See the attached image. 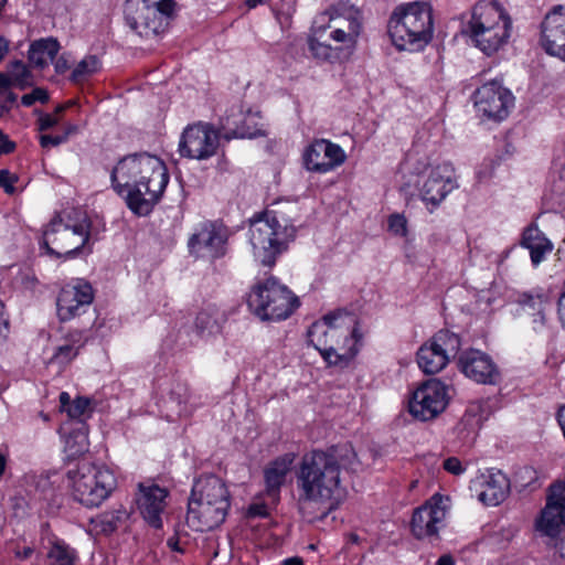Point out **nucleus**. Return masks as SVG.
Returning <instances> with one entry per match:
<instances>
[{
  "instance_id": "obj_19",
  "label": "nucleus",
  "mask_w": 565,
  "mask_h": 565,
  "mask_svg": "<svg viewBox=\"0 0 565 565\" xmlns=\"http://www.w3.org/2000/svg\"><path fill=\"white\" fill-rule=\"evenodd\" d=\"M446 514L443 497L433 495L414 511L411 522L412 533L418 540L437 537L439 530L445 525Z\"/></svg>"
},
{
  "instance_id": "obj_24",
  "label": "nucleus",
  "mask_w": 565,
  "mask_h": 565,
  "mask_svg": "<svg viewBox=\"0 0 565 565\" xmlns=\"http://www.w3.org/2000/svg\"><path fill=\"white\" fill-rule=\"evenodd\" d=\"M168 491L158 484H139V493L136 498L137 508L145 521L154 529L162 526L161 514L166 505Z\"/></svg>"
},
{
  "instance_id": "obj_34",
  "label": "nucleus",
  "mask_w": 565,
  "mask_h": 565,
  "mask_svg": "<svg viewBox=\"0 0 565 565\" xmlns=\"http://www.w3.org/2000/svg\"><path fill=\"white\" fill-rule=\"evenodd\" d=\"M100 67V61L96 55H87L81 62H78L73 70L71 74V81L76 84L83 83L99 72Z\"/></svg>"
},
{
  "instance_id": "obj_60",
  "label": "nucleus",
  "mask_w": 565,
  "mask_h": 565,
  "mask_svg": "<svg viewBox=\"0 0 565 565\" xmlns=\"http://www.w3.org/2000/svg\"><path fill=\"white\" fill-rule=\"evenodd\" d=\"M6 463H7V461H6V457H4L2 454H0V477H1V476L3 475V472H4Z\"/></svg>"
},
{
  "instance_id": "obj_42",
  "label": "nucleus",
  "mask_w": 565,
  "mask_h": 565,
  "mask_svg": "<svg viewBox=\"0 0 565 565\" xmlns=\"http://www.w3.org/2000/svg\"><path fill=\"white\" fill-rule=\"evenodd\" d=\"M388 228L394 235L405 236L407 234V220L404 215L393 214L388 218Z\"/></svg>"
},
{
  "instance_id": "obj_10",
  "label": "nucleus",
  "mask_w": 565,
  "mask_h": 565,
  "mask_svg": "<svg viewBox=\"0 0 565 565\" xmlns=\"http://www.w3.org/2000/svg\"><path fill=\"white\" fill-rule=\"evenodd\" d=\"M89 237L85 225L70 226L62 218L55 217L43 232L41 247L50 256L56 258H73L79 254Z\"/></svg>"
},
{
  "instance_id": "obj_32",
  "label": "nucleus",
  "mask_w": 565,
  "mask_h": 565,
  "mask_svg": "<svg viewBox=\"0 0 565 565\" xmlns=\"http://www.w3.org/2000/svg\"><path fill=\"white\" fill-rule=\"evenodd\" d=\"M88 430L85 423L79 422L65 439V451L68 457H76L88 451Z\"/></svg>"
},
{
  "instance_id": "obj_6",
  "label": "nucleus",
  "mask_w": 565,
  "mask_h": 565,
  "mask_svg": "<svg viewBox=\"0 0 565 565\" xmlns=\"http://www.w3.org/2000/svg\"><path fill=\"white\" fill-rule=\"evenodd\" d=\"M512 21L497 0L475 4L466 33L484 54L491 55L507 44Z\"/></svg>"
},
{
  "instance_id": "obj_26",
  "label": "nucleus",
  "mask_w": 565,
  "mask_h": 565,
  "mask_svg": "<svg viewBox=\"0 0 565 565\" xmlns=\"http://www.w3.org/2000/svg\"><path fill=\"white\" fill-rule=\"evenodd\" d=\"M518 303L523 311L531 315L534 322L545 323L546 311L551 307L550 292L543 288H534L529 291L519 294Z\"/></svg>"
},
{
  "instance_id": "obj_18",
  "label": "nucleus",
  "mask_w": 565,
  "mask_h": 565,
  "mask_svg": "<svg viewBox=\"0 0 565 565\" xmlns=\"http://www.w3.org/2000/svg\"><path fill=\"white\" fill-rule=\"evenodd\" d=\"M458 188L455 168L449 162L433 167L420 188V198L430 204V212L437 207L446 196Z\"/></svg>"
},
{
  "instance_id": "obj_16",
  "label": "nucleus",
  "mask_w": 565,
  "mask_h": 565,
  "mask_svg": "<svg viewBox=\"0 0 565 565\" xmlns=\"http://www.w3.org/2000/svg\"><path fill=\"white\" fill-rule=\"evenodd\" d=\"M473 98L477 110L488 119L497 121L505 119L514 104L512 93L497 79L479 87Z\"/></svg>"
},
{
  "instance_id": "obj_46",
  "label": "nucleus",
  "mask_w": 565,
  "mask_h": 565,
  "mask_svg": "<svg viewBox=\"0 0 565 565\" xmlns=\"http://www.w3.org/2000/svg\"><path fill=\"white\" fill-rule=\"evenodd\" d=\"M38 113H39L38 125H39L40 131L49 130V129L55 127L60 121V119L54 115L43 114L41 111H38Z\"/></svg>"
},
{
  "instance_id": "obj_7",
  "label": "nucleus",
  "mask_w": 565,
  "mask_h": 565,
  "mask_svg": "<svg viewBox=\"0 0 565 565\" xmlns=\"http://www.w3.org/2000/svg\"><path fill=\"white\" fill-rule=\"evenodd\" d=\"M66 482L74 499L87 508L99 507L117 487L110 468L86 460L67 470Z\"/></svg>"
},
{
  "instance_id": "obj_37",
  "label": "nucleus",
  "mask_w": 565,
  "mask_h": 565,
  "mask_svg": "<svg viewBox=\"0 0 565 565\" xmlns=\"http://www.w3.org/2000/svg\"><path fill=\"white\" fill-rule=\"evenodd\" d=\"M125 515L126 512L120 510L106 512L96 519H93L92 522L95 524V527L99 530V532L104 534H110L117 530L118 524L122 521Z\"/></svg>"
},
{
  "instance_id": "obj_27",
  "label": "nucleus",
  "mask_w": 565,
  "mask_h": 565,
  "mask_svg": "<svg viewBox=\"0 0 565 565\" xmlns=\"http://www.w3.org/2000/svg\"><path fill=\"white\" fill-rule=\"evenodd\" d=\"M61 45L55 38H42L33 41L28 51L29 62L36 68L43 70L56 57Z\"/></svg>"
},
{
  "instance_id": "obj_1",
  "label": "nucleus",
  "mask_w": 565,
  "mask_h": 565,
  "mask_svg": "<svg viewBox=\"0 0 565 565\" xmlns=\"http://www.w3.org/2000/svg\"><path fill=\"white\" fill-rule=\"evenodd\" d=\"M110 181L129 210L138 216H146L161 199L169 183V173L160 158L141 152L120 159L111 170Z\"/></svg>"
},
{
  "instance_id": "obj_5",
  "label": "nucleus",
  "mask_w": 565,
  "mask_h": 565,
  "mask_svg": "<svg viewBox=\"0 0 565 565\" xmlns=\"http://www.w3.org/2000/svg\"><path fill=\"white\" fill-rule=\"evenodd\" d=\"M431 9L426 2L415 1L397 6L387 21V34L399 51H420L433 39Z\"/></svg>"
},
{
  "instance_id": "obj_11",
  "label": "nucleus",
  "mask_w": 565,
  "mask_h": 565,
  "mask_svg": "<svg viewBox=\"0 0 565 565\" xmlns=\"http://www.w3.org/2000/svg\"><path fill=\"white\" fill-rule=\"evenodd\" d=\"M351 316L345 310H337L326 315L321 320L315 321L308 329V342L318 350L326 362L339 364L347 354H340L334 347V338L344 326L349 327ZM349 335H353V329L348 328Z\"/></svg>"
},
{
  "instance_id": "obj_22",
  "label": "nucleus",
  "mask_w": 565,
  "mask_h": 565,
  "mask_svg": "<svg viewBox=\"0 0 565 565\" xmlns=\"http://www.w3.org/2000/svg\"><path fill=\"white\" fill-rule=\"evenodd\" d=\"M541 35L545 52L565 62V6H555L545 15Z\"/></svg>"
},
{
  "instance_id": "obj_53",
  "label": "nucleus",
  "mask_w": 565,
  "mask_h": 565,
  "mask_svg": "<svg viewBox=\"0 0 565 565\" xmlns=\"http://www.w3.org/2000/svg\"><path fill=\"white\" fill-rule=\"evenodd\" d=\"M33 553H34V550L31 546H24L22 548L17 547L14 550V555L19 559H28L33 555Z\"/></svg>"
},
{
  "instance_id": "obj_15",
  "label": "nucleus",
  "mask_w": 565,
  "mask_h": 565,
  "mask_svg": "<svg viewBox=\"0 0 565 565\" xmlns=\"http://www.w3.org/2000/svg\"><path fill=\"white\" fill-rule=\"evenodd\" d=\"M218 132L210 124H194L182 132L179 152L182 157L195 160H206L216 153Z\"/></svg>"
},
{
  "instance_id": "obj_57",
  "label": "nucleus",
  "mask_w": 565,
  "mask_h": 565,
  "mask_svg": "<svg viewBox=\"0 0 565 565\" xmlns=\"http://www.w3.org/2000/svg\"><path fill=\"white\" fill-rule=\"evenodd\" d=\"M437 565H455V562L451 555L445 554L438 558Z\"/></svg>"
},
{
  "instance_id": "obj_59",
  "label": "nucleus",
  "mask_w": 565,
  "mask_h": 565,
  "mask_svg": "<svg viewBox=\"0 0 565 565\" xmlns=\"http://www.w3.org/2000/svg\"><path fill=\"white\" fill-rule=\"evenodd\" d=\"M268 0H246V6L249 9L256 8L258 4L267 3Z\"/></svg>"
},
{
  "instance_id": "obj_20",
  "label": "nucleus",
  "mask_w": 565,
  "mask_h": 565,
  "mask_svg": "<svg viewBox=\"0 0 565 565\" xmlns=\"http://www.w3.org/2000/svg\"><path fill=\"white\" fill-rule=\"evenodd\" d=\"M94 299L90 284L77 279L62 288L57 297V315L62 321L71 320L84 313Z\"/></svg>"
},
{
  "instance_id": "obj_25",
  "label": "nucleus",
  "mask_w": 565,
  "mask_h": 565,
  "mask_svg": "<svg viewBox=\"0 0 565 565\" xmlns=\"http://www.w3.org/2000/svg\"><path fill=\"white\" fill-rule=\"evenodd\" d=\"M481 490L478 494L479 500L487 505L495 507L505 500L510 492V481L501 471L489 472L481 476Z\"/></svg>"
},
{
  "instance_id": "obj_47",
  "label": "nucleus",
  "mask_w": 565,
  "mask_h": 565,
  "mask_svg": "<svg viewBox=\"0 0 565 565\" xmlns=\"http://www.w3.org/2000/svg\"><path fill=\"white\" fill-rule=\"evenodd\" d=\"M67 138H68V134L56 135V136L42 135L40 137V145L43 148L56 147V146L65 142L67 140Z\"/></svg>"
},
{
  "instance_id": "obj_63",
  "label": "nucleus",
  "mask_w": 565,
  "mask_h": 565,
  "mask_svg": "<svg viewBox=\"0 0 565 565\" xmlns=\"http://www.w3.org/2000/svg\"><path fill=\"white\" fill-rule=\"evenodd\" d=\"M64 108H65V107H64V106H62V105H61V106H57V107H56V109H55L56 114L62 113V111L64 110Z\"/></svg>"
},
{
  "instance_id": "obj_14",
  "label": "nucleus",
  "mask_w": 565,
  "mask_h": 565,
  "mask_svg": "<svg viewBox=\"0 0 565 565\" xmlns=\"http://www.w3.org/2000/svg\"><path fill=\"white\" fill-rule=\"evenodd\" d=\"M227 239L228 232L225 226L206 221L190 236L188 247L195 257L214 260L226 254Z\"/></svg>"
},
{
  "instance_id": "obj_45",
  "label": "nucleus",
  "mask_w": 565,
  "mask_h": 565,
  "mask_svg": "<svg viewBox=\"0 0 565 565\" xmlns=\"http://www.w3.org/2000/svg\"><path fill=\"white\" fill-rule=\"evenodd\" d=\"M444 469L455 476H459L465 472L466 468L462 462L456 457L447 458L443 463Z\"/></svg>"
},
{
  "instance_id": "obj_52",
  "label": "nucleus",
  "mask_w": 565,
  "mask_h": 565,
  "mask_svg": "<svg viewBox=\"0 0 565 565\" xmlns=\"http://www.w3.org/2000/svg\"><path fill=\"white\" fill-rule=\"evenodd\" d=\"M7 87L1 88V97L3 98V103L8 108V113L11 109L12 104L15 102L17 96L12 92L6 89Z\"/></svg>"
},
{
  "instance_id": "obj_58",
  "label": "nucleus",
  "mask_w": 565,
  "mask_h": 565,
  "mask_svg": "<svg viewBox=\"0 0 565 565\" xmlns=\"http://www.w3.org/2000/svg\"><path fill=\"white\" fill-rule=\"evenodd\" d=\"M282 565H303V562L300 557H289L282 562Z\"/></svg>"
},
{
  "instance_id": "obj_54",
  "label": "nucleus",
  "mask_w": 565,
  "mask_h": 565,
  "mask_svg": "<svg viewBox=\"0 0 565 565\" xmlns=\"http://www.w3.org/2000/svg\"><path fill=\"white\" fill-rule=\"evenodd\" d=\"M8 331V320L3 316V303L0 301V338H4Z\"/></svg>"
},
{
  "instance_id": "obj_4",
  "label": "nucleus",
  "mask_w": 565,
  "mask_h": 565,
  "mask_svg": "<svg viewBox=\"0 0 565 565\" xmlns=\"http://www.w3.org/2000/svg\"><path fill=\"white\" fill-rule=\"evenodd\" d=\"M230 507L231 494L225 482L214 475L202 476L192 487L186 524L198 532L214 530L225 521Z\"/></svg>"
},
{
  "instance_id": "obj_64",
  "label": "nucleus",
  "mask_w": 565,
  "mask_h": 565,
  "mask_svg": "<svg viewBox=\"0 0 565 565\" xmlns=\"http://www.w3.org/2000/svg\"><path fill=\"white\" fill-rule=\"evenodd\" d=\"M417 486V480L413 481L409 486V489H414Z\"/></svg>"
},
{
  "instance_id": "obj_33",
  "label": "nucleus",
  "mask_w": 565,
  "mask_h": 565,
  "mask_svg": "<svg viewBox=\"0 0 565 565\" xmlns=\"http://www.w3.org/2000/svg\"><path fill=\"white\" fill-rule=\"evenodd\" d=\"M3 78L0 79L2 87L15 85L24 87L31 82V73L28 65L22 61H14L8 67V76L1 75Z\"/></svg>"
},
{
  "instance_id": "obj_2",
  "label": "nucleus",
  "mask_w": 565,
  "mask_h": 565,
  "mask_svg": "<svg viewBox=\"0 0 565 565\" xmlns=\"http://www.w3.org/2000/svg\"><path fill=\"white\" fill-rule=\"evenodd\" d=\"M296 214V205L276 204L273 209L255 215L250 221L249 244L255 259L262 265L274 266L278 256L295 239L297 233Z\"/></svg>"
},
{
  "instance_id": "obj_62",
  "label": "nucleus",
  "mask_w": 565,
  "mask_h": 565,
  "mask_svg": "<svg viewBox=\"0 0 565 565\" xmlns=\"http://www.w3.org/2000/svg\"><path fill=\"white\" fill-rule=\"evenodd\" d=\"M40 417L44 420V422H49L50 420V416L43 412H40Z\"/></svg>"
},
{
  "instance_id": "obj_29",
  "label": "nucleus",
  "mask_w": 565,
  "mask_h": 565,
  "mask_svg": "<svg viewBox=\"0 0 565 565\" xmlns=\"http://www.w3.org/2000/svg\"><path fill=\"white\" fill-rule=\"evenodd\" d=\"M521 244L530 250L531 262L534 266H537L544 259L545 254L553 249V244L536 225H530L524 230Z\"/></svg>"
},
{
  "instance_id": "obj_3",
  "label": "nucleus",
  "mask_w": 565,
  "mask_h": 565,
  "mask_svg": "<svg viewBox=\"0 0 565 565\" xmlns=\"http://www.w3.org/2000/svg\"><path fill=\"white\" fill-rule=\"evenodd\" d=\"M298 501L326 504L344 495L340 466L333 454L315 450L302 457L296 473Z\"/></svg>"
},
{
  "instance_id": "obj_49",
  "label": "nucleus",
  "mask_w": 565,
  "mask_h": 565,
  "mask_svg": "<svg viewBox=\"0 0 565 565\" xmlns=\"http://www.w3.org/2000/svg\"><path fill=\"white\" fill-rule=\"evenodd\" d=\"M171 397L175 398L178 404L188 402V390L184 385H177L174 390L171 391Z\"/></svg>"
},
{
  "instance_id": "obj_40",
  "label": "nucleus",
  "mask_w": 565,
  "mask_h": 565,
  "mask_svg": "<svg viewBox=\"0 0 565 565\" xmlns=\"http://www.w3.org/2000/svg\"><path fill=\"white\" fill-rule=\"evenodd\" d=\"M66 412L72 418H82L90 412V399L77 397L67 406Z\"/></svg>"
},
{
  "instance_id": "obj_30",
  "label": "nucleus",
  "mask_w": 565,
  "mask_h": 565,
  "mask_svg": "<svg viewBox=\"0 0 565 565\" xmlns=\"http://www.w3.org/2000/svg\"><path fill=\"white\" fill-rule=\"evenodd\" d=\"M225 321L224 312L215 306L202 309L195 319V329L201 335L217 334Z\"/></svg>"
},
{
  "instance_id": "obj_17",
  "label": "nucleus",
  "mask_w": 565,
  "mask_h": 565,
  "mask_svg": "<svg viewBox=\"0 0 565 565\" xmlns=\"http://www.w3.org/2000/svg\"><path fill=\"white\" fill-rule=\"evenodd\" d=\"M535 531L555 540L565 527V482L551 486L544 509L535 520Z\"/></svg>"
},
{
  "instance_id": "obj_9",
  "label": "nucleus",
  "mask_w": 565,
  "mask_h": 565,
  "mask_svg": "<svg viewBox=\"0 0 565 565\" xmlns=\"http://www.w3.org/2000/svg\"><path fill=\"white\" fill-rule=\"evenodd\" d=\"M247 305L259 319L279 321L295 311L299 300L286 286L270 277L253 287Z\"/></svg>"
},
{
  "instance_id": "obj_12",
  "label": "nucleus",
  "mask_w": 565,
  "mask_h": 565,
  "mask_svg": "<svg viewBox=\"0 0 565 565\" xmlns=\"http://www.w3.org/2000/svg\"><path fill=\"white\" fill-rule=\"evenodd\" d=\"M460 339L457 334L440 330L424 343L417 352V364L426 374H436L444 370L451 358L460 350Z\"/></svg>"
},
{
  "instance_id": "obj_55",
  "label": "nucleus",
  "mask_w": 565,
  "mask_h": 565,
  "mask_svg": "<svg viewBox=\"0 0 565 565\" xmlns=\"http://www.w3.org/2000/svg\"><path fill=\"white\" fill-rule=\"evenodd\" d=\"M60 403L63 411L66 412L67 406L72 403L68 393L63 392L60 395Z\"/></svg>"
},
{
  "instance_id": "obj_61",
  "label": "nucleus",
  "mask_w": 565,
  "mask_h": 565,
  "mask_svg": "<svg viewBox=\"0 0 565 565\" xmlns=\"http://www.w3.org/2000/svg\"><path fill=\"white\" fill-rule=\"evenodd\" d=\"M224 120H225V121H224V124H223V128H224V129H227V131L232 130L230 126H231V125H235V121H232V122H231V119H230V117H228V116H227Z\"/></svg>"
},
{
  "instance_id": "obj_8",
  "label": "nucleus",
  "mask_w": 565,
  "mask_h": 565,
  "mask_svg": "<svg viewBox=\"0 0 565 565\" xmlns=\"http://www.w3.org/2000/svg\"><path fill=\"white\" fill-rule=\"evenodd\" d=\"M174 8V0H126L125 21L139 36L154 39L168 29Z\"/></svg>"
},
{
  "instance_id": "obj_38",
  "label": "nucleus",
  "mask_w": 565,
  "mask_h": 565,
  "mask_svg": "<svg viewBox=\"0 0 565 565\" xmlns=\"http://www.w3.org/2000/svg\"><path fill=\"white\" fill-rule=\"evenodd\" d=\"M263 135V129L254 124V116L248 114L244 118V122L241 126H236L234 129L226 131L225 137L230 138H255Z\"/></svg>"
},
{
  "instance_id": "obj_31",
  "label": "nucleus",
  "mask_w": 565,
  "mask_h": 565,
  "mask_svg": "<svg viewBox=\"0 0 565 565\" xmlns=\"http://www.w3.org/2000/svg\"><path fill=\"white\" fill-rule=\"evenodd\" d=\"M84 345L83 334L79 331L72 332L70 339L64 344L56 348L55 353L52 355L50 363L57 364L58 366L67 365L75 359L79 349Z\"/></svg>"
},
{
  "instance_id": "obj_13",
  "label": "nucleus",
  "mask_w": 565,
  "mask_h": 565,
  "mask_svg": "<svg viewBox=\"0 0 565 565\" xmlns=\"http://www.w3.org/2000/svg\"><path fill=\"white\" fill-rule=\"evenodd\" d=\"M448 399V386L438 379H430L413 393L408 411L422 422L430 420L446 408Z\"/></svg>"
},
{
  "instance_id": "obj_41",
  "label": "nucleus",
  "mask_w": 565,
  "mask_h": 565,
  "mask_svg": "<svg viewBox=\"0 0 565 565\" xmlns=\"http://www.w3.org/2000/svg\"><path fill=\"white\" fill-rule=\"evenodd\" d=\"M49 93L46 89L42 87H35L32 89L31 93L24 94L21 98V103L25 107H30L36 102H40L41 104H45L49 102Z\"/></svg>"
},
{
  "instance_id": "obj_51",
  "label": "nucleus",
  "mask_w": 565,
  "mask_h": 565,
  "mask_svg": "<svg viewBox=\"0 0 565 565\" xmlns=\"http://www.w3.org/2000/svg\"><path fill=\"white\" fill-rule=\"evenodd\" d=\"M68 61L66 56L61 55L54 62V68L57 74H63L68 70Z\"/></svg>"
},
{
  "instance_id": "obj_39",
  "label": "nucleus",
  "mask_w": 565,
  "mask_h": 565,
  "mask_svg": "<svg viewBox=\"0 0 565 565\" xmlns=\"http://www.w3.org/2000/svg\"><path fill=\"white\" fill-rule=\"evenodd\" d=\"M483 409H489L488 403H471L467 408L461 423L469 426H480L481 422L486 418L482 416V414H479L482 413Z\"/></svg>"
},
{
  "instance_id": "obj_35",
  "label": "nucleus",
  "mask_w": 565,
  "mask_h": 565,
  "mask_svg": "<svg viewBox=\"0 0 565 565\" xmlns=\"http://www.w3.org/2000/svg\"><path fill=\"white\" fill-rule=\"evenodd\" d=\"M49 565H74L76 552L63 542H55L47 553Z\"/></svg>"
},
{
  "instance_id": "obj_44",
  "label": "nucleus",
  "mask_w": 565,
  "mask_h": 565,
  "mask_svg": "<svg viewBox=\"0 0 565 565\" xmlns=\"http://www.w3.org/2000/svg\"><path fill=\"white\" fill-rule=\"evenodd\" d=\"M353 22L348 19V31H345L342 28H334L333 31L330 33V38L335 42H351L352 41V26Z\"/></svg>"
},
{
  "instance_id": "obj_28",
  "label": "nucleus",
  "mask_w": 565,
  "mask_h": 565,
  "mask_svg": "<svg viewBox=\"0 0 565 565\" xmlns=\"http://www.w3.org/2000/svg\"><path fill=\"white\" fill-rule=\"evenodd\" d=\"M295 456L286 454L282 457L274 460L265 470V484L266 491L269 495L275 498L280 487L286 480V476L290 470Z\"/></svg>"
},
{
  "instance_id": "obj_36",
  "label": "nucleus",
  "mask_w": 565,
  "mask_h": 565,
  "mask_svg": "<svg viewBox=\"0 0 565 565\" xmlns=\"http://www.w3.org/2000/svg\"><path fill=\"white\" fill-rule=\"evenodd\" d=\"M332 20L330 14L328 12L322 13L319 18L315 20L313 23V32L315 36L319 35L320 33L324 32L327 30V26L324 24H319L320 21L324 20ZM328 28H331V25H328ZM309 46L311 52L318 56L327 58L329 56L330 46L323 43H320L317 38H311L309 40Z\"/></svg>"
},
{
  "instance_id": "obj_56",
  "label": "nucleus",
  "mask_w": 565,
  "mask_h": 565,
  "mask_svg": "<svg viewBox=\"0 0 565 565\" xmlns=\"http://www.w3.org/2000/svg\"><path fill=\"white\" fill-rule=\"evenodd\" d=\"M249 513L252 515H260V516H263V515H266V509L263 505L255 504V505H252L249 508Z\"/></svg>"
},
{
  "instance_id": "obj_21",
  "label": "nucleus",
  "mask_w": 565,
  "mask_h": 565,
  "mask_svg": "<svg viewBox=\"0 0 565 565\" xmlns=\"http://www.w3.org/2000/svg\"><path fill=\"white\" fill-rule=\"evenodd\" d=\"M343 149L327 139L311 142L303 153V163L308 171L327 173L345 161Z\"/></svg>"
},
{
  "instance_id": "obj_43",
  "label": "nucleus",
  "mask_w": 565,
  "mask_h": 565,
  "mask_svg": "<svg viewBox=\"0 0 565 565\" xmlns=\"http://www.w3.org/2000/svg\"><path fill=\"white\" fill-rule=\"evenodd\" d=\"M17 181V174L11 173L7 169L0 170V188H2L7 194H13L15 192L14 184Z\"/></svg>"
},
{
  "instance_id": "obj_50",
  "label": "nucleus",
  "mask_w": 565,
  "mask_h": 565,
  "mask_svg": "<svg viewBox=\"0 0 565 565\" xmlns=\"http://www.w3.org/2000/svg\"><path fill=\"white\" fill-rule=\"evenodd\" d=\"M557 315L562 327L565 329V291H563L558 298Z\"/></svg>"
},
{
  "instance_id": "obj_23",
  "label": "nucleus",
  "mask_w": 565,
  "mask_h": 565,
  "mask_svg": "<svg viewBox=\"0 0 565 565\" xmlns=\"http://www.w3.org/2000/svg\"><path fill=\"white\" fill-rule=\"evenodd\" d=\"M459 369L469 379L481 384H494L499 371L492 359L480 350H468L459 356Z\"/></svg>"
},
{
  "instance_id": "obj_48",
  "label": "nucleus",
  "mask_w": 565,
  "mask_h": 565,
  "mask_svg": "<svg viewBox=\"0 0 565 565\" xmlns=\"http://www.w3.org/2000/svg\"><path fill=\"white\" fill-rule=\"evenodd\" d=\"M15 149V143L9 140L8 136L0 129V154L11 153Z\"/></svg>"
}]
</instances>
